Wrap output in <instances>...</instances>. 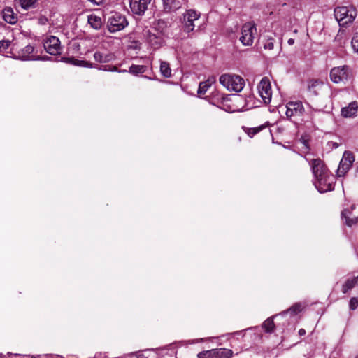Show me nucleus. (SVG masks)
I'll use <instances>...</instances> for the list:
<instances>
[{
  "mask_svg": "<svg viewBox=\"0 0 358 358\" xmlns=\"http://www.w3.org/2000/svg\"><path fill=\"white\" fill-rule=\"evenodd\" d=\"M310 165L315 178L314 185L320 193H325L334 189L335 178L330 173L323 161L313 159Z\"/></svg>",
  "mask_w": 358,
  "mask_h": 358,
  "instance_id": "nucleus-1",
  "label": "nucleus"
},
{
  "mask_svg": "<svg viewBox=\"0 0 358 358\" xmlns=\"http://www.w3.org/2000/svg\"><path fill=\"white\" fill-rule=\"evenodd\" d=\"M220 83L229 91L241 92L244 85L245 80L239 76L232 74H223L220 77Z\"/></svg>",
  "mask_w": 358,
  "mask_h": 358,
  "instance_id": "nucleus-2",
  "label": "nucleus"
},
{
  "mask_svg": "<svg viewBox=\"0 0 358 358\" xmlns=\"http://www.w3.org/2000/svg\"><path fill=\"white\" fill-rule=\"evenodd\" d=\"M357 15V10L353 6H341L334 10L335 17L341 26L352 22Z\"/></svg>",
  "mask_w": 358,
  "mask_h": 358,
  "instance_id": "nucleus-3",
  "label": "nucleus"
},
{
  "mask_svg": "<svg viewBox=\"0 0 358 358\" xmlns=\"http://www.w3.org/2000/svg\"><path fill=\"white\" fill-rule=\"evenodd\" d=\"M330 79L334 83H345L351 76L350 68L347 65L334 67L330 71Z\"/></svg>",
  "mask_w": 358,
  "mask_h": 358,
  "instance_id": "nucleus-4",
  "label": "nucleus"
},
{
  "mask_svg": "<svg viewBox=\"0 0 358 358\" xmlns=\"http://www.w3.org/2000/svg\"><path fill=\"white\" fill-rule=\"evenodd\" d=\"M127 25L126 17L118 13H112L108 19L107 27L111 33L121 31Z\"/></svg>",
  "mask_w": 358,
  "mask_h": 358,
  "instance_id": "nucleus-5",
  "label": "nucleus"
},
{
  "mask_svg": "<svg viewBox=\"0 0 358 358\" xmlns=\"http://www.w3.org/2000/svg\"><path fill=\"white\" fill-rule=\"evenodd\" d=\"M256 34L257 28L255 23L251 22H247L242 27L240 41L243 45L250 46L253 43Z\"/></svg>",
  "mask_w": 358,
  "mask_h": 358,
  "instance_id": "nucleus-6",
  "label": "nucleus"
},
{
  "mask_svg": "<svg viewBox=\"0 0 358 358\" xmlns=\"http://www.w3.org/2000/svg\"><path fill=\"white\" fill-rule=\"evenodd\" d=\"M200 13H197L194 10H188L183 14V29L187 33H190L194 31L196 24L195 21L198 20L200 17Z\"/></svg>",
  "mask_w": 358,
  "mask_h": 358,
  "instance_id": "nucleus-7",
  "label": "nucleus"
},
{
  "mask_svg": "<svg viewBox=\"0 0 358 358\" xmlns=\"http://www.w3.org/2000/svg\"><path fill=\"white\" fill-rule=\"evenodd\" d=\"M258 92L264 103L268 104L271 101L272 91L269 79L264 77L257 86Z\"/></svg>",
  "mask_w": 358,
  "mask_h": 358,
  "instance_id": "nucleus-8",
  "label": "nucleus"
},
{
  "mask_svg": "<svg viewBox=\"0 0 358 358\" xmlns=\"http://www.w3.org/2000/svg\"><path fill=\"white\" fill-rule=\"evenodd\" d=\"M232 350L226 348L212 349L203 351L197 355L198 358H230Z\"/></svg>",
  "mask_w": 358,
  "mask_h": 358,
  "instance_id": "nucleus-9",
  "label": "nucleus"
},
{
  "mask_svg": "<svg viewBox=\"0 0 358 358\" xmlns=\"http://www.w3.org/2000/svg\"><path fill=\"white\" fill-rule=\"evenodd\" d=\"M355 157L350 151H345L337 169V175L343 176L351 168Z\"/></svg>",
  "mask_w": 358,
  "mask_h": 358,
  "instance_id": "nucleus-10",
  "label": "nucleus"
},
{
  "mask_svg": "<svg viewBox=\"0 0 358 358\" xmlns=\"http://www.w3.org/2000/svg\"><path fill=\"white\" fill-rule=\"evenodd\" d=\"M43 46L46 52L52 55H59L61 52V45L59 38L51 36L45 40Z\"/></svg>",
  "mask_w": 358,
  "mask_h": 358,
  "instance_id": "nucleus-11",
  "label": "nucleus"
},
{
  "mask_svg": "<svg viewBox=\"0 0 358 358\" xmlns=\"http://www.w3.org/2000/svg\"><path fill=\"white\" fill-rule=\"evenodd\" d=\"M286 108V115L289 118L294 116H301L304 111V107L300 101L289 102Z\"/></svg>",
  "mask_w": 358,
  "mask_h": 358,
  "instance_id": "nucleus-12",
  "label": "nucleus"
},
{
  "mask_svg": "<svg viewBox=\"0 0 358 358\" xmlns=\"http://www.w3.org/2000/svg\"><path fill=\"white\" fill-rule=\"evenodd\" d=\"M152 0H130V8L136 15H143L148 9Z\"/></svg>",
  "mask_w": 358,
  "mask_h": 358,
  "instance_id": "nucleus-13",
  "label": "nucleus"
},
{
  "mask_svg": "<svg viewBox=\"0 0 358 358\" xmlns=\"http://www.w3.org/2000/svg\"><path fill=\"white\" fill-rule=\"evenodd\" d=\"M34 50V48L31 45H28L18 52L17 57L24 61L40 59L39 57H36L33 55Z\"/></svg>",
  "mask_w": 358,
  "mask_h": 358,
  "instance_id": "nucleus-14",
  "label": "nucleus"
},
{
  "mask_svg": "<svg viewBox=\"0 0 358 358\" xmlns=\"http://www.w3.org/2000/svg\"><path fill=\"white\" fill-rule=\"evenodd\" d=\"M2 16L3 20L10 24H14L17 22V15L10 7H6L3 10Z\"/></svg>",
  "mask_w": 358,
  "mask_h": 358,
  "instance_id": "nucleus-15",
  "label": "nucleus"
},
{
  "mask_svg": "<svg viewBox=\"0 0 358 358\" xmlns=\"http://www.w3.org/2000/svg\"><path fill=\"white\" fill-rule=\"evenodd\" d=\"M94 58L97 62L107 63L114 60L115 55L111 52H101L97 51L94 54Z\"/></svg>",
  "mask_w": 358,
  "mask_h": 358,
  "instance_id": "nucleus-16",
  "label": "nucleus"
},
{
  "mask_svg": "<svg viewBox=\"0 0 358 358\" xmlns=\"http://www.w3.org/2000/svg\"><path fill=\"white\" fill-rule=\"evenodd\" d=\"M358 110V104L356 101H352L348 106L342 108L341 114L345 117H352L355 116Z\"/></svg>",
  "mask_w": 358,
  "mask_h": 358,
  "instance_id": "nucleus-17",
  "label": "nucleus"
},
{
  "mask_svg": "<svg viewBox=\"0 0 358 358\" xmlns=\"http://www.w3.org/2000/svg\"><path fill=\"white\" fill-rule=\"evenodd\" d=\"M147 41L149 44L155 49L159 48L164 42V39L161 35L148 33L147 35Z\"/></svg>",
  "mask_w": 358,
  "mask_h": 358,
  "instance_id": "nucleus-18",
  "label": "nucleus"
},
{
  "mask_svg": "<svg viewBox=\"0 0 358 358\" xmlns=\"http://www.w3.org/2000/svg\"><path fill=\"white\" fill-rule=\"evenodd\" d=\"M182 1L183 0H162L164 8L167 12L176 10L182 6Z\"/></svg>",
  "mask_w": 358,
  "mask_h": 358,
  "instance_id": "nucleus-19",
  "label": "nucleus"
},
{
  "mask_svg": "<svg viewBox=\"0 0 358 358\" xmlns=\"http://www.w3.org/2000/svg\"><path fill=\"white\" fill-rule=\"evenodd\" d=\"M215 81V78H210L207 80L200 83L198 88L197 93L199 96L204 95L206 92L208 91L209 87L214 83Z\"/></svg>",
  "mask_w": 358,
  "mask_h": 358,
  "instance_id": "nucleus-20",
  "label": "nucleus"
},
{
  "mask_svg": "<svg viewBox=\"0 0 358 358\" xmlns=\"http://www.w3.org/2000/svg\"><path fill=\"white\" fill-rule=\"evenodd\" d=\"M342 216L345 219V223L349 227L358 222V215H352V212L348 209L342 212Z\"/></svg>",
  "mask_w": 358,
  "mask_h": 358,
  "instance_id": "nucleus-21",
  "label": "nucleus"
},
{
  "mask_svg": "<svg viewBox=\"0 0 358 358\" xmlns=\"http://www.w3.org/2000/svg\"><path fill=\"white\" fill-rule=\"evenodd\" d=\"M328 115V113L321 110L312 109L310 112V117L313 123L320 122L323 117Z\"/></svg>",
  "mask_w": 358,
  "mask_h": 358,
  "instance_id": "nucleus-22",
  "label": "nucleus"
},
{
  "mask_svg": "<svg viewBox=\"0 0 358 358\" xmlns=\"http://www.w3.org/2000/svg\"><path fill=\"white\" fill-rule=\"evenodd\" d=\"M358 276L348 279L342 287L343 293L345 294L357 285Z\"/></svg>",
  "mask_w": 358,
  "mask_h": 358,
  "instance_id": "nucleus-23",
  "label": "nucleus"
},
{
  "mask_svg": "<svg viewBox=\"0 0 358 358\" xmlns=\"http://www.w3.org/2000/svg\"><path fill=\"white\" fill-rule=\"evenodd\" d=\"M323 85V83L318 80H313L308 83V89L315 95H317V90H320Z\"/></svg>",
  "mask_w": 358,
  "mask_h": 358,
  "instance_id": "nucleus-24",
  "label": "nucleus"
},
{
  "mask_svg": "<svg viewBox=\"0 0 358 358\" xmlns=\"http://www.w3.org/2000/svg\"><path fill=\"white\" fill-rule=\"evenodd\" d=\"M88 22L94 29H99L102 26L101 17L94 15H91L88 17Z\"/></svg>",
  "mask_w": 358,
  "mask_h": 358,
  "instance_id": "nucleus-25",
  "label": "nucleus"
},
{
  "mask_svg": "<svg viewBox=\"0 0 358 358\" xmlns=\"http://www.w3.org/2000/svg\"><path fill=\"white\" fill-rule=\"evenodd\" d=\"M160 72L164 77L170 78L171 76V69L170 68L169 64L166 62L161 61Z\"/></svg>",
  "mask_w": 358,
  "mask_h": 358,
  "instance_id": "nucleus-26",
  "label": "nucleus"
},
{
  "mask_svg": "<svg viewBox=\"0 0 358 358\" xmlns=\"http://www.w3.org/2000/svg\"><path fill=\"white\" fill-rule=\"evenodd\" d=\"M147 69V67L144 65H135L132 64L129 70V72L133 75H138L144 73Z\"/></svg>",
  "mask_w": 358,
  "mask_h": 358,
  "instance_id": "nucleus-27",
  "label": "nucleus"
},
{
  "mask_svg": "<svg viewBox=\"0 0 358 358\" xmlns=\"http://www.w3.org/2000/svg\"><path fill=\"white\" fill-rule=\"evenodd\" d=\"M262 327L264 329L265 331H266L268 333L273 332L275 329V324H274L273 318L269 317L267 320H266L264 322Z\"/></svg>",
  "mask_w": 358,
  "mask_h": 358,
  "instance_id": "nucleus-28",
  "label": "nucleus"
},
{
  "mask_svg": "<svg viewBox=\"0 0 358 358\" xmlns=\"http://www.w3.org/2000/svg\"><path fill=\"white\" fill-rule=\"evenodd\" d=\"M37 0H15L22 8L27 10L34 6Z\"/></svg>",
  "mask_w": 358,
  "mask_h": 358,
  "instance_id": "nucleus-29",
  "label": "nucleus"
},
{
  "mask_svg": "<svg viewBox=\"0 0 358 358\" xmlns=\"http://www.w3.org/2000/svg\"><path fill=\"white\" fill-rule=\"evenodd\" d=\"M302 310V306L300 303H295L291 306L288 310L284 311L282 314L290 313L292 315H296Z\"/></svg>",
  "mask_w": 358,
  "mask_h": 358,
  "instance_id": "nucleus-30",
  "label": "nucleus"
},
{
  "mask_svg": "<svg viewBox=\"0 0 358 358\" xmlns=\"http://www.w3.org/2000/svg\"><path fill=\"white\" fill-rule=\"evenodd\" d=\"M167 27V22L164 21V20H158L155 23V29L159 31L160 33H162L165 29Z\"/></svg>",
  "mask_w": 358,
  "mask_h": 358,
  "instance_id": "nucleus-31",
  "label": "nucleus"
},
{
  "mask_svg": "<svg viewBox=\"0 0 358 358\" xmlns=\"http://www.w3.org/2000/svg\"><path fill=\"white\" fill-rule=\"evenodd\" d=\"M353 51L358 54V32L355 33L351 41Z\"/></svg>",
  "mask_w": 358,
  "mask_h": 358,
  "instance_id": "nucleus-32",
  "label": "nucleus"
},
{
  "mask_svg": "<svg viewBox=\"0 0 358 358\" xmlns=\"http://www.w3.org/2000/svg\"><path fill=\"white\" fill-rule=\"evenodd\" d=\"M274 48V40L273 38H268L264 43V48L265 50H271Z\"/></svg>",
  "mask_w": 358,
  "mask_h": 358,
  "instance_id": "nucleus-33",
  "label": "nucleus"
},
{
  "mask_svg": "<svg viewBox=\"0 0 358 358\" xmlns=\"http://www.w3.org/2000/svg\"><path fill=\"white\" fill-rule=\"evenodd\" d=\"M350 310H355L358 307V298L352 297L349 302Z\"/></svg>",
  "mask_w": 358,
  "mask_h": 358,
  "instance_id": "nucleus-34",
  "label": "nucleus"
},
{
  "mask_svg": "<svg viewBox=\"0 0 358 358\" xmlns=\"http://www.w3.org/2000/svg\"><path fill=\"white\" fill-rule=\"evenodd\" d=\"M100 70L103 71H118V69L116 66H103L101 68H99ZM126 70H122L119 71V72H126Z\"/></svg>",
  "mask_w": 358,
  "mask_h": 358,
  "instance_id": "nucleus-35",
  "label": "nucleus"
},
{
  "mask_svg": "<svg viewBox=\"0 0 358 358\" xmlns=\"http://www.w3.org/2000/svg\"><path fill=\"white\" fill-rule=\"evenodd\" d=\"M262 127L251 128L248 129V134L250 137H252L254 135L261 131Z\"/></svg>",
  "mask_w": 358,
  "mask_h": 358,
  "instance_id": "nucleus-36",
  "label": "nucleus"
},
{
  "mask_svg": "<svg viewBox=\"0 0 358 358\" xmlns=\"http://www.w3.org/2000/svg\"><path fill=\"white\" fill-rule=\"evenodd\" d=\"M10 44V41L8 40L0 41V49L6 50L9 47Z\"/></svg>",
  "mask_w": 358,
  "mask_h": 358,
  "instance_id": "nucleus-37",
  "label": "nucleus"
},
{
  "mask_svg": "<svg viewBox=\"0 0 358 358\" xmlns=\"http://www.w3.org/2000/svg\"><path fill=\"white\" fill-rule=\"evenodd\" d=\"M69 61H71L72 62V63L75 65H78V66H81L83 63H85V62L84 61H79V60H76L74 59H70V58H68L67 59Z\"/></svg>",
  "mask_w": 358,
  "mask_h": 358,
  "instance_id": "nucleus-38",
  "label": "nucleus"
},
{
  "mask_svg": "<svg viewBox=\"0 0 358 358\" xmlns=\"http://www.w3.org/2000/svg\"><path fill=\"white\" fill-rule=\"evenodd\" d=\"M48 22V19L45 17H41L39 18V23L41 24H45Z\"/></svg>",
  "mask_w": 358,
  "mask_h": 358,
  "instance_id": "nucleus-39",
  "label": "nucleus"
},
{
  "mask_svg": "<svg viewBox=\"0 0 358 358\" xmlns=\"http://www.w3.org/2000/svg\"><path fill=\"white\" fill-rule=\"evenodd\" d=\"M287 43H288V44H289V45H293V44L294 43V39H293V38H289V39L288 40Z\"/></svg>",
  "mask_w": 358,
  "mask_h": 358,
  "instance_id": "nucleus-40",
  "label": "nucleus"
},
{
  "mask_svg": "<svg viewBox=\"0 0 358 358\" xmlns=\"http://www.w3.org/2000/svg\"><path fill=\"white\" fill-rule=\"evenodd\" d=\"M355 176L357 177L358 176V163H357V165L355 167Z\"/></svg>",
  "mask_w": 358,
  "mask_h": 358,
  "instance_id": "nucleus-41",
  "label": "nucleus"
},
{
  "mask_svg": "<svg viewBox=\"0 0 358 358\" xmlns=\"http://www.w3.org/2000/svg\"><path fill=\"white\" fill-rule=\"evenodd\" d=\"M300 335H303L305 334V330L303 329H301L299 331Z\"/></svg>",
  "mask_w": 358,
  "mask_h": 358,
  "instance_id": "nucleus-42",
  "label": "nucleus"
},
{
  "mask_svg": "<svg viewBox=\"0 0 358 358\" xmlns=\"http://www.w3.org/2000/svg\"><path fill=\"white\" fill-rule=\"evenodd\" d=\"M355 208V206H352V210H354Z\"/></svg>",
  "mask_w": 358,
  "mask_h": 358,
  "instance_id": "nucleus-43",
  "label": "nucleus"
},
{
  "mask_svg": "<svg viewBox=\"0 0 358 358\" xmlns=\"http://www.w3.org/2000/svg\"><path fill=\"white\" fill-rule=\"evenodd\" d=\"M131 358H138L137 357H132Z\"/></svg>",
  "mask_w": 358,
  "mask_h": 358,
  "instance_id": "nucleus-44",
  "label": "nucleus"
},
{
  "mask_svg": "<svg viewBox=\"0 0 358 358\" xmlns=\"http://www.w3.org/2000/svg\"><path fill=\"white\" fill-rule=\"evenodd\" d=\"M357 285H358V280H357Z\"/></svg>",
  "mask_w": 358,
  "mask_h": 358,
  "instance_id": "nucleus-45",
  "label": "nucleus"
},
{
  "mask_svg": "<svg viewBox=\"0 0 358 358\" xmlns=\"http://www.w3.org/2000/svg\"><path fill=\"white\" fill-rule=\"evenodd\" d=\"M356 358H358V356Z\"/></svg>",
  "mask_w": 358,
  "mask_h": 358,
  "instance_id": "nucleus-46",
  "label": "nucleus"
}]
</instances>
